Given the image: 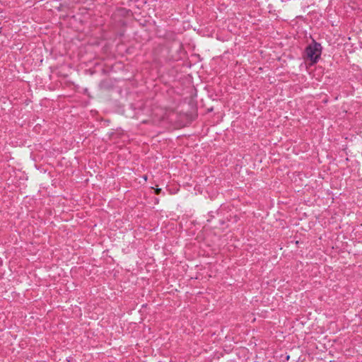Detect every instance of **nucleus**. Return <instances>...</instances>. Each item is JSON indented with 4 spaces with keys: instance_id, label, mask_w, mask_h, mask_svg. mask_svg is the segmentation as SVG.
Listing matches in <instances>:
<instances>
[{
    "instance_id": "1",
    "label": "nucleus",
    "mask_w": 362,
    "mask_h": 362,
    "mask_svg": "<svg viewBox=\"0 0 362 362\" xmlns=\"http://www.w3.org/2000/svg\"><path fill=\"white\" fill-rule=\"evenodd\" d=\"M322 47L320 43L313 39L312 42L305 49L303 57L310 62V64H317L320 59Z\"/></svg>"
},
{
    "instance_id": "2",
    "label": "nucleus",
    "mask_w": 362,
    "mask_h": 362,
    "mask_svg": "<svg viewBox=\"0 0 362 362\" xmlns=\"http://www.w3.org/2000/svg\"><path fill=\"white\" fill-rule=\"evenodd\" d=\"M162 189L160 188H157L155 189L156 194H159L161 192Z\"/></svg>"
}]
</instances>
